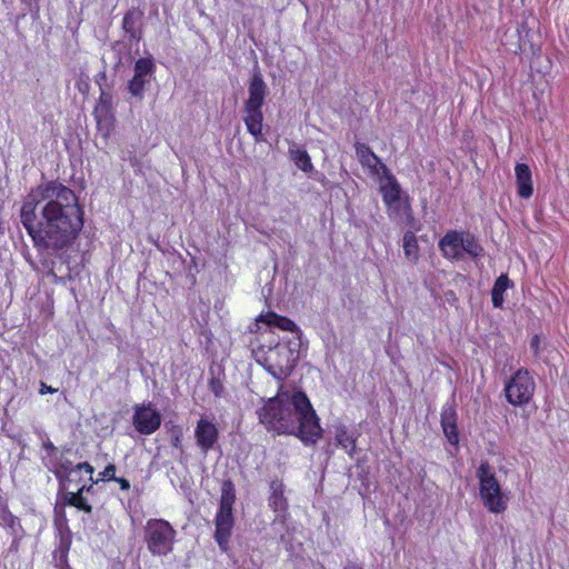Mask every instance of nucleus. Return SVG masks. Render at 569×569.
I'll use <instances>...</instances> for the list:
<instances>
[{
    "instance_id": "obj_17",
    "label": "nucleus",
    "mask_w": 569,
    "mask_h": 569,
    "mask_svg": "<svg viewBox=\"0 0 569 569\" xmlns=\"http://www.w3.org/2000/svg\"><path fill=\"white\" fill-rule=\"evenodd\" d=\"M515 173L518 194L523 199L530 198L532 196L533 188L529 167L525 163H518L515 168Z\"/></svg>"
},
{
    "instance_id": "obj_23",
    "label": "nucleus",
    "mask_w": 569,
    "mask_h": 569,
    "mask_svg": "<svg viewBox=\"0 0 569 569\" xmlns=\"http://www.w3.org/2000/svg\"><path fill=\"white\" fill-rule=\"evenodd\" d=\"M336 441L339 446H341L349 455L356 449V440L352 435H350L346 427H337Z\"/></svg>"
},
{
    "instance_id": "obj_5",
    "label": "nucleus",
    "mask_w": 569,
    "mask_h": 569,
    "mask_svg": "<svg viewBox=\"0 0 569 569\" xmlns=\"http://www.w3.org/2000/svg\"><path fill=\"white\" fill-rule=\"evenodd\" d=\"M234 489L230 481L222 485L220 507L216 516V533L214 538L220 549L226 551L233 528L232 505L234 502Z\"/></svg>"
},
{
    "instance_id": "obj_32",
    "label": "nucleus",
    "mask_w": 569,
    "mask_h": 569,
    "mask_svg": "<svg viewBox=\"0 0 569 569\" xmlns=\"http://www.w3.org/2000/svg\"><path fill=\"white\" fill-rule=\"evenodd\" d=\"M114 481H117L120 485V488L122 490H128L130 488L129 481L127 479H124V478H117L116 477Z\"/></svg>"
},
{
    "instance_id": "obj_2",
    "label": "nucleus",
    "mask_w": 569,
    "mask_h": 569,
    "mask_svg": "<svg viewBox=\"0 0 569 569\" xmlns=\"http://www.w3.org/2000/svg\"><path fill=\"white\" fill-rule=\"evenodd\" d=\"M258 415L269 430L297 436L306 445L321 438L319 419L303 392H279L266 401Z\"/></svg>"
},
{
    "instance_id": "obj_34",
    "label": "nucleus",
    "mask_w": 569,
    "mask_h": 569,
    "mask_svg": "<svg viewBox=\"0 0 569 569\" xmlns=\"http://www.w3.org/2000/svg\"><path fill=\"white\" fill-rule=\"evenodd\" d=\"M44 448H46V450H48L50 453H54V455H56V453L58 452V449H57V448H56L51 442L46 443V445H44Z\"/></svg>"
},
{
    "instance_id": "obj_18",
    "label": "nucleus",
    "mask_w": 569,
    "mask_h": 569,
    "mask_svg": "<svg viewBox=\"0 0 569 569\" xmlns=\"http://www.w3.org/2000/svg\"><path fill=\"white\" fill-rule=\"evenodd\" d=\"M441 426L443 432L451 443L458 442V431L456 425V411L452 406L446 405L441 411Z\"/></svg>"
},
{
    "instance_id": "obj_9",
    "label": "nucleus",
    "mask_w": 569,
    "mask_h": 569,
    "mask_svg": "<svg viewBox=\"0 0 569 569\" xmlns=\"http://www.w3.org/2000/svg\"><path fill=\"white\" fill-rule=\"evenodd\" d=\"M132 423L141 435H151L156 432L161 425V415L149 402L134 407Z\"/></svg>"
},
{
    "instance_id": "obj_24",
    "label": "nucleus",
    "mask_w": 569,
    "mask_h": 569,
    "mask_svg": "<svg viewBox=\"0 0 569 569\" xmlns=\"http://www.w3.org/2000/svg\"><path fill=\"white\" fill-rule=\"evenodd\" d=\"M271 490L272 492L270 496V506L274 509V511H283L287 508V501L283 497L282 483L272 482Z\"/></svg>"
},
{
    "instance_id": "obj_4",
    "label": "nucleus",
    "mask_w": 569,
    "mask_h": 569,
    "mask_svg": "<svg viewBox=\"0 0 569 569\" xmlns=\"http://www.w3.org/2000/svg\"><path fill=\"white\" fill-rule=\"evenodd\" d=\"M480 498L485 507L492 513H501L507 509L508 498L488 462H482L478 470Z\"/></svg>"
},
{
    "instance_id": "obj_21",
    "label": "nucleus",
    "mask_w": 569,
    "mask_h": 569,
    "mask_svg": "<svg viewBox=\"0 0 569 569\" xmlns=\"http://www.w3.org/2000/svg\"><path fill=\"white\" fill-rule=\"evenodd\" d=\"M289 153L291 160L300 170L303 172H311L313 170L311 158L306 150L299 148H290Z\"/></svg>"
},
{
    "instance_id": "obj_31",
    "label": "nucleus",
    "mask_w": 569,
    "mask_h": 569,
    "mask_svg": "<svg viewBox=\"0 0 569 569\" xmlns=\"http://www.w3.org/2000/svg\"><path fill=\"white\" fill-rule=\"evenodd\" d=\"M40 393L41 395H46V393H52V392H56L57 389H53L52 387L50 386H47L46 383L41 382V386H40Z\"/></svg>"
},
{
    "instance_id": "obj_6",
    "label": "nucleus",
    "mask_w": 569,
    "mask_h": 569,
    "mask_svg": "<svg viewBox=\"0 0 569 569\" xmlns=\"http://www.w3.org/2000/svg\"><path fill=\"white\" fill-rule=\"evenodd\" d=\"M176 530L163 519H150L144 528L148 550L154 556L168 555L172 550Z\"/></svg>"
},
{
    "instance_id": "obj_14",
    "label": "nucleus",
    "mask_w": 569,
    "mask_h": 569,
    "mask_svg": "<svg viewBox=\"0 0 569 569\" xmlns=\"http://www.w3.org/2000/svg\"><path fill=\"white\" fill-rule=\"evenodd\" d=\"M248 92L249 97L244 102V107L262 108L267 92V84L264 83L260 72H254L252 74Z\"/></svg>"
},
{
    "instance_id": "obj_3",
    "label": "nucleus",
    "mask_w": 569,
    "mask_h": 569,
    "mask_svg": "<svg viewBox=\"0 0 569 569\" xmlns=\"http://www.w3.org/2000/svg\"><path fill=\"white\" fill-rule=\"evenodd\" d=\"M301 346L299 337H291L274 346L261 345L253 350V356L273 378L283 380L295 369L300 358Z\"/></svg>"
},
{
    "instance_id": "obj_13",
    "label": "nucleus",
    "mask_w": 569,
    "mask_h": 569,
    "mask_svg": "<svg viewBox=\"0 0 569 569\" xmlns=\"http://www.w3.org/2000/svg\"><path fill=\"white\" fill-rule=\"evenodd\" d=\"M376 179L378 180L383 202L389 208H391L393 204H397L400 199L401 189L389 169L386 173H381L380 177H376Z\"/></svg>"
},
{
    "instance_id": "obj_11",
    "label": "nucleus",
    "mask_w": 569,
    "mask_h": 569,
    "mask_svg": "<svg viewBox=\"0 0 569 569\" xmlns=\"http://www.w3.org/2000/svg\"><path fill=\"white\" fill-rule=\"evenodd\" d=\"M218 436L219 431L216 423L204 417L199 419L194 429V438L203 453H207L213 448L218 441Z\"/></svg>"
},
{
    "instance_id": "obj_26",
    "label": "nucleus",
    "mask_w": 569,
    "mask_h": 569,
    "mask_svg": "<svg viewBox=\"0 0 569 569\" xmlns=\"http://www.w3.org/2000/svg\"><path fill=\"white\" fill-rule=\"evenodd\" d=\"M74 471H77L76 467H73L72 462L68 459H60V461L53 466V472L60 479Z\"/></svg>"
},
{
    "instance_id": "obj_29",
    "label": "nucleus",
    "mask_w": 569,
    "mask_h": 569,
    "mask_svg": "<svg viewBox=\"0 0 569 569\" xmlns=\"http://www.w3.org/2000/svg\"><path fill=\"white\" fill-rule=\"evenodd\" d=\"M116 479V467L114 465H108L103 471L99 473V480L108 481Z\"/></svg>"
},
{
    "instance_id": "obj_10",
    "label": "nucleus",
    "mask_w": 569,
    "mask_h": 569,
    "mask_svg": "<svg viewBox=\"0 0 569 569\" xmlns=\"http://www.w3.org/2000/svg\"><path fill=\"white\" fill-rule=\"evenodd\" d=\"M261 325H264L267 328L276 327L283 331H289L292 333V337H299L302 342V331L301 329L289 318L279 316L274 312H267L266 315H260L256 322L250 327V332H258L261 329Z\"/></svg>"
},
{
    "instance_id": "obj_33",
    "label": "nucleus",
    "mask_w": 569,
    "mask_h": 569,
    "mask_svg": "<svg viewBox=\"0 0 569 569\" xmlns=\"http://www.w3.org/2000/svg\"><path fill=\"white\" fill-rule=\"evenodd\" d=\"M539 342H540V339L538 336H535L532 339H531V348L535 349V351L537 352L538 351V348H539Z\"/></svg>"
},
{
    "instance_id": "obj_12",
    "label": "nucleus",
    "mask_w": 569,
    "mask_h": 569,
    "mask_svg": "<svg viewBox=\"0 0 569 569\" xmlns=\"http://www.w3.org/2000/svg\"><path fill=\"white\" fill-rule=\"evenodd\" d=\"M356 154L361 166L372 177H380L381 173H386L388 168L383 164L380 158L372 152V150L365 143H356Z\"/></svg>"
},
{
    "instance_id": "obj_7",
    "label": "nucleus",
    "mask_w": 569,
    "mask_h": 569,
    "mask_svg": "<svg viewBox=\"0 0 569 569\" xmlns=\"http://www.w3.org/2000/svg\"><path fill=\"white\" fill-rule=\"evenodd\" d=\"M536 383L527 369H519L505 386L506 398L513 406L528 403L533 397Z\"/></svg>"
},
{
    "instance_id": "obj_27",
    "label": "nucleus",
    "mask_w": 569,
    "mask_h": 569,
    "mask_svg": "<svg viewBox=\"0 0 569 569\" xmlns=\"http://www.w3.org/2000/svg\"><path fill=\"white\" fill-rule=\"evenodd\" d=\"M112 108V97L111 94L102 91L100 94V99L98 106L96 107L94 113L97 118H99L100 113H109Z\"/></svg>"
},
{
    "instance_id": "obj_22",
    "label": "nucleus",
    "mask_w": 569,
    "mask_h": 569,
    "mask_svg": "<svg viewBox=\"0 0 569 569\" xmlns=\"http://www.w3.org/2000/svg\"><path fill=\"white\" fill-rule=\"evenodd\" d=\"M460 247H462V254L466 252L473 258L480 256L482 252V247L475 237L468 232H461Z\"/></svg>"
},
{
    "instance_id": "obj_16",
    "label": "nucleus",
    "mask_w": 569,
    "mask_h": 569,
    "mask_svg": "<svg viewBox=\"0 0 569 569\" xmlns=\"http://www.w3.org/2000/svg\"><path fill=\"white\" fill-rule=\"evenodd\" d=\"M243 121L248 132L254 138L256 142L264 140L262 134L263 114L261 108L244 107Z\"/></svg>"
},
{
    "instance_id": "obj_28",
    "label": "nucleus",
    "mask_w": 569,
    "mask_h": 569,
    "mask_svg": "<svg viewBox=\"0 0 569 569\" xmlns=\"http://www.w3.org/2000/svg\"><path fill=\"white\" fill-rule=\"evenodd\" d=\"M122 26L124 31L130 34L131 39H140V36L134 28V13L132 11L126 13Z\"/></svg>"
},
{
    "instance_id": "obj_36",
    "label": "nucleus",
    "mask_w": 569,
    "mask_h": 569,
    "mask_svg": "<svg viewBox=\"0 0 569 569\" xmlns=\"http://www.w3.org/2000/svg\"><path fill=\"white\" fill-rule=\"evenodd\" d=\"M180 443V438L179 437H176L174 440H173V446L174 447H178Z\"/></svg>"
},
{
    "instance_id": "obj_25",
    "label": "nucleus",
    "mask_w": 569,
    "mask_h": 569,
    "mask_svg": "<svg viewBox=\"0 0 569 569\" xmlns=\"http://www.w3.org/2000/svg\"><path fill=\"white\" fill-rule=\"evenodd\" d=\"M84 486H82L77 492H68L67 501L70 506H73L80 510H83L87 513L92 511L91 506L87 502L86 498L82 496Z\"/></svg>"
},
{
    "instance_id": "obj_20",
    "label": "nucleus",
    "mask_w": 569,
    "mask_h": 569,
    "mask_svg": "<svg viewBox=\"0 0 569 569\" xmlns=\"http://www.w3.org/2000/svg\"><path fill=\"white\" fill-rule=\"evenodd\" d=\"M510 287V280L506 274H501L495 282L491 290L492 305L495 308H501L503 305V293Z\"/></svg>"
},
{
    "instance_id": "obj_1",
    "label": "nucleus",
    "mask_w": 569,
    "mask_h": 569,
    "mask_svg": "<svg viewBox=\"0 0 569 569\" xmlns=\"http://www.w3.org/2000/svg\"><path fill=\"white\" fill-rule=\"evenodd\" d=\"M21 223L40 250L69 247L83 227V211L74 192L57 181L32 189L20 210Z\"/></svg>"
},
{
    "instance_id": "obj_15",
    "label": "nucleus",
    "mask_w": 569,
    "mask_h": 569,
    "mask_svg": "<svg viewBox=\"0 0 569 569\" xmlns=\"http://www.w3.org/2000/svg\"><path fill=\"white\" fill-rule=\"evenodd\" d=\"M461 232L449 231L439 242V248L447 259L461 260L462 247H460Z\"/></svg>"
},
{
    "instance_id": "obj_8",
    "label": "nucleus",
    "mask_w": 569,
    "mask_h": 569,
    "mask_svg": "<svg viewBox=\"0 0 569 569\" xmlns=\"http://www.w3.org/2000/svg\"><path fill=\"white\" fill-rule=\"evenodd\" d=\"M156 70V64L151 57L140 58L134 63V74L128 83V90L131 96L142 99L146 86L150 82Z\"/></svg>"
},
{
    "instance_id": "obj_30",
    "label": "nucleus",
    "mask_w": 569,
    "mask_h": 569,
    "mask_svg": "<svg viewBox=\"0 0 569 569\" xmlns=\"http://www.w3.org/2000/svg\"><path fill=\"white\" fill-rule=\"evenodd\" d=\"M76 469H77V471L84 470L88 475H90V477L93 473V467L90 463H88V462H80V463H78L76 466Z\"/></svg>"
},
{
    "instance_id": "obj_19",
    "label": "nucleus",
    "mask_w": 569,
    "mask_h": 569,
    "mask_svg": "<svg viewBox=\"0 0 569 569\" xmlns=\"http://www.w3.org/2000/svg\"><path fill=\"white\" fill-rule=\"evenodd\" d=\"M402 248L406 259L411 263H417L419 260V246L417 237L412 231H407L403 234Z\"/></svg>"
},
{
    "instance_id": "obj_35",
    "label": "nucleus",
    "mask_w": 569,
    "mask_h": 569,
    "mask_svg": "<svg viewBox=\"0 0 569 569\" xmlns=\"http://www.w3.org/2000/svg\"><path fill=\"white\" fill-rule=\"evenodd\" d=\"M345 569H362V568H360L357 565L350 563V565L346 566Z\"/></svg>"
}]
</instances>
